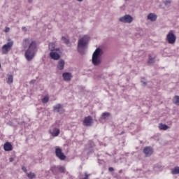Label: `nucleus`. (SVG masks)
<instances>
[{"label": "nucleus", "mask_w": 179, "mask_h": 179, "mask_svg": "<svg viewBox=\"0 0 179 179\" xmlns=\"http://www.w3.org/2000/svg\"><path fill=\"white\" fill-rule=\"evenodd\" d=\"M62 41H64V43L65 44H69V40L66 39V38H65V36H62Z\"/></svg>", "instance_id": "nucleus-28"}, {"label": "nucleus", "mask_w": 179, "mask_h": 179, "mask_svg": "<svg viewBox=\"0 0 179 179\" xmlns=\"http://www.w3.org/2000/svg\"><path fill=\"white\" fill-rule=\"evenodd\" d=\"M22 170L24 171V173H27V169H26V166H22Z\"/></svg>", "instance_id": "nucleus-32"}, {"label": "nucleus", "mask_w": 179, "mask_h": 179, "mask_svg": "<svg viewBox=\"0 0 179 179\" xmlns=\"http://www.w3.org/2000/svg\"><path fill=\"white\" fill-rule=\"evenodd\" d=\"M8 42L6 44H4L1 48L2 54L3 55L8 54L13 47V41L8 39Z\"/></svg>", "instance_id": "nucleus-3"}, {"label": "nucleus", "mask_w": 179, "mask_h": 179, "mask_svg": "<svg viewBox=\"0 0 179 179\" xmlns=\"http://www.w3.org/2000/svg\"><path fill=\"white\" fill-rule=\"evenodd\" d=\"M55 155L56 157L59 159V160H65L66 159V156L62 152V149L57 148L55 149Z\"/></svg>", "instance_id": "nucleus-6"}, {"label": "nucleus", "mask_w": 179, "mask_h": 179, "mask_svg": "<svg viewBox=\"0 0 179 179\" xmlns=\"http://www.w3.org/2000/svg\"><path fill=\"white\" fill-rule=\"evenodd\" d=\"M89 36L85 35L83 36V38H81L80 39H79L78 41V48H82L83 47H85V45H87V43H89Z\"/></svg>", "instance_id": "nucleus-5"}, {"label": "nucleus", "mask_w": 179, "mask_h": 179, "mask_svg": "<svg viewBox=\"0 0 179 179\" xmlns=\"http://www.w3.org/2000/svg\"><path fill=\"white\" fill-rule=\"evenodd\" d=\"M125 134V131H122L121 134H119V135H124Z\"/></svg>", "instance_id": "nucleus-34"}, {"label": "nucleus", "mask_w": 179, "mask_h": 179, "mask_svg": "<svg viewBox=\"0 0 179 179\" xmlns=\"http://www.w3.org/2000/svg\"><path fill=\"white\" fill-rule=\"evenodd\" d=\"M0 68H1V64H0Z\"/></svg>", "instance_id": "nucleus-38"}, {"label": "nucleus", "mask_w": 179, "mask_h": 179, "mask_svg": "<svg viewBox=\"0 0 179 179\" xmlns=\"http://www.w3.org/2000/svg\"><path fill=\"white\" fill-rule=\"evenodd\" d=\"M27 176L28 178H30V179L36 178V174L34 173L31 172L29 173H27Z\"/></svg>", "instance_id": "nucleus-26"}, {"label": "nucleus", "mask_w": 179, "mask_h": 179, "mask_svg": "<svg viewBox=\"0 0 179 179\" xmlns=\"http://www.w3.org/2000/svg\"><path fill=\"white\" fill-rule=\"evenodd\" d=\"M7 83L8 85H12L13 83V76L8 75Z\"/></svg>", "instance_id": "nucleus-19"}, {"label": "nucleus", "mask_w": 179, "mask_h": 179, "mask_svg": "<svg viewBox=\"0 0 179 179\" xmlns=\"http://www.w3.org/2000/svg\"><path fill=\"white\" fill-rule=\"evenodd\" d=\"M108 115H110V114H109L108 113H103L102 114V118H103V120H106V117H108Z\"/></svg>", "instance_id": "nucleus-29"}, {"label": "nucleus", "mask_w": 179, "mask_h": 179, "mask_svg": "<svg viewBox=\"0 0 179 179\" xmlns=\"http://www.w3.org/2000/svg\"><path fill=\"white\" fill-rule=\"evenodd\" d=\"M159 128L162 131H167V129H169V126L163 123H160L159 125Z\"/></svg>", "instance_id": "nucleus-18"}, {"label": "nucleus", "mask_w": 179, "mask_h": 179, "mask_svg": "<svg viewBox=\"0 0 179 179\" xmlns=\"http://www.w3.org/2000/svg\"><path fill=\"white\" fill-rule=\"evenodd\" d=\"M108 170H109V171H114V168H113V167H109V169H108Z\"/></svg>", "instance_id": "nucleus-33"}, {"label": "nucleus", "mask_w": 179, "mask_h": 179, "mask_svg": "<svg viewBox=\"0 0 179 179\" xmlns=\"http://www.w3.org/2000/svg\"><path fill=\"white\" fill-rule=\"evenodd\" d=\"M13 147H12V144L9 142H6L4 143L3 145V150H5V152H10V150H12Z\"/></svg>", "instance_id": "nucleus-13"}, {"label": "nucleus", "mask_w": 179, "mask_h": 179, "mask_svg": "<svg viewBox=\"0 0 179 179\" xmlns=\"http://www.w3.org/2000/svg\"><path fill=\"white\" fill-rule=\"evenodd\" d=\"M120 22H122V23H132V21L134 20V18L132 16L129 15H126L123 17H121L119 19Z\"/></svg>", "instance_id": "nucleus-7"}, {"label": "nucleus", "mask_w": 179, "mask_h": 179, "mask_svg": "<svg viewBox=\"0 0 179 179\" xmlns=\"http://www.w3.org/2000/svg\"><path fill=\"white\" fill-rule=\"evenodd\" d=\"M171 3V0H166V1H164L165 5H170Z\"/></svg>", "instance_id": "nucleus-30"}, {"label": "nucleus", "mask_w": 179, "mask_h": 179, "mask_svg": "<svg viewBox=\"0 0 179 179\" xmlns=\"http://www.w3.org/2000/svg\"><path fill=\"white\" fill-rule=\"evenodd\" d=\"M59 129L58 128H54L53 131L52 130H49V133L52 136L57 137L58 135H59Z\"/></svg>", "instance_id": "nucleus-14"}, {"label": "nucleus", "mask_w": 179, "mask_h": 179, "mask_svg": "<svg viewBox=\"0 0 179 179\" xmlns=\"http://www.w3.org/2000/svg\"><path fill=\"white\" fill-rule=\"evenodd\" d=\"M143 153L145 155L146 157H149V156L153 155V148L151 147H145L143 149Z\"/></svg>", "instance_id": "nucleus-9"}, {"label": "nucleus", "mask_w": 179, "mask_h": 179, "mask_svg": "<svg viewBox=\"0 0 179 179\" xmlns=\"http://www.w3.org/2000/svg\"><path fill=\"white\" fill-rule=\"evenodd\" d=\"M49 50L51 51H55V43H49Z\"/></svg>", "instance_id": "nucleus-21"}, {"label": "nucleus", "mask_w": 179, "mask_h": 179, "mask_svg": "<svg viewBox=\"0 0 179 179\" xmlns=\"http://www.w3.org/2000/svg\"><path fill=\"white\" fill-rule=\"evenodd\" d=\"M10 28L6 27L4 31H5V33H8V31H10Z\"/></svg>", "instance_id": "nucleus-31"}, {"label": "nucleus", "mask_w": 179, "mask_h": 179, "mask_svg": "<svg viewBox=\"0 0 179 179\" xmlns=\"http://www.w3.org/2000/svg\"><path fill=\"white\" fill-rule=\"evenodd\" d=\"M78 2H82L83 0H77Z\"/></svg>", "instance_id": "nucleus-37"}, {"label": "nucleus", "mask_w": 179, "mask_h": 179, "mask_svg": "<svg viewBox=\"0 0 179 179\" xmlns=\"http://www.w3.org/2000/svg\"><path fill=\"white\" fill-rule=\"evenodd\" d=\"M57 170H59V173H64L66 169L65 168V166H57Z\"/></svg>", "instance_id": "nucleus-20"}, {"label": "nucleus", "mask_w": 179, "mask_h": 179, "mask_svg": "<svg viewBox=\"0 0 179 179\" xmlns=\"http://www.w3.org/2000/svg\"><path fill=\"white\" fill-rule=\"evenodd\" d=\"M31 43H30V39L29 38H25L22 41V47L24 48H27V47H29V45H30Z\"/></svg>", "instance_id": "nucleus-16"}, {"label": "nucleus", "mask_w": 179, "mask_h": 179, "mask_svg": "<svg viewBox=\"0 0 179 179\" xmlns=\"http://www.w3.org/2000/svg\"><path fill=\"white\" fill-rule=\"evenodd\" d=\"M93 124V118L92 116H87L84 118L83 125L85 127H90Z\"/></svg>", "instance_id": "nucleus-8"}, {"label": "nucleus", "mask_w": 179, "mask_h": 179, "mask_svg": "<svg viewBox=\"0 0 179 179\" xmlns=\"http://www.w3.org/2000/svg\"><path fill=\"white\" fill-rule=\"evenodd\" d=\"M50 57L52 58V59H55V61L61 58V56H59V54H58L57 52H51L50 53Z\"/></svg>", "instance_id": "nucleus-12"}, {"label": "nucleus", "mask_w": 179, "mask_h": 179, "mask_svg": "<svg viewBox=\"0 0 179 179\" xmlns=\"http://www.w3.org/2000/svg\"><path fill=\"white\" fill-rule=\"evenodd\" d=\"M64 66H65V62L64 60L59 61L57 64L58 69H59L60 71H62Z\"/></svg>", "instance_id": "nucleus-17"}, {"label": "nucleus", "mask_w": 179, "mask_h": 179, "mask_svg": "<svg viewBox=\"0 0 179 179\" xmlns=\"http://www.w3.org/2000/svg\"><path fill=\"white\" fill-rule=\"evenodd\" d=\"M57 169H58V166H54L50 168V171H52V173L55 175L57 173Z\"/></svg>", "instance_id": "nucleus-23"}, {"label": "nucleus", "mask_w": 179, "mask_h": 179, "mask_svg": "<svg viewBox=\"0 0 179 179\" xmlns=\"http://www.w3.org/2000/svg\"><path fill=\"white\" fill-rule=\"evenodd\" d=\"M119 173H120V174H121V173H122V170H120Z\"/></svg>", "instance_id": "nucleus-35"}, {"label": "nucleus", "mask_w": 179, "mask_h": 179, "mask_svg": "<svg viewBox=\"0 0 179 179\" xmlns=\"http://www.w3.org/2000/svg\"><path fill=\"white\" fill-rule=\"evenodd\" d=\"M22 29L23 30H25V29H26V27H23Z\"/></svg>", "instance_id": "nucleus-36"}, {"label": "nucleus", "mask_w": 179, "mask_h": 179, "mask_svg": "<svg viewBox=\"0 0 179 179\" xmlns=\"http://www.w3.org/2000/svg\"><path fill=\"white\" fill-rule=\"evenodd\" d=\"M63 78L66 82H69L72 79V74L71 73H64Z\"/></svg>", "instance_id": "nucleus-15"}, {"label": "nucleus", "mask_w": 179, "mask_h": 179, "mask_svg": "<svg viewBox=\"0 0 179 179\" xmlns=\"http://www.w3.org/2000/svg\"><path fill=\"white\" fill-rule=\"evenodd\" d=\"M155 57H152V56L149 55L148 57V64L151 65V64H155Z\"/></svg>", "instance_id": "nucleus-24"}, {"label": "nucleus", "mask_w": 179, "mask_h": 179, "mask_svg": "<svg viewBox=\"0 0 179 179\" xmlns=\"http://www.w3.org/2000/svg\"><path fill=\"white\" fill-rule=\"evenodd\" d=\"M50 96L48 95H46L45 97L42 99V103L43 104H47V102L49 101Z\"/></svg>", "instance_id": "nucleus-22"}, {"label": "nucleus", "mask_w": 179, "mask_h": 179, "mask_svg": "<svg viewBox=\"0 0 179 179\" xmlns=\"http://www.w3.org/2000/svg\"><path fill=\"white\" fill-rule=\"evenodd\" d=\"M147 19L148 20H150V22H156V20H157V15L153 13H150L148 15Z\"/></svg>", "instance_id": "nucleus-11"}, {"label": "nucleus", "mask_w": 179, "mask_h": 179, "mask_svg": "<svg viewBox=\"0 0 179 179\" xmlns=\"http://www.w3.org/2000/svg\"><path fill=\"white\" fill-rule=\"evenodd\" d=\"M37 52V43L33 41L29 44L28 49L25 51L24 57L27 61H31Z\"/></svg>", "instance_id": "nucleus-1"}, {"label": "nucleus", "mask_w": 179, "mask_h": 179, "mask_svg": "<svg viewBox=\"0 0 179 179\" xmlns=\"http://www.w3.org/2000/svg\"><path fill=\"white\" fill-rule=\"evenodd\" d=\"M101 50L100 48L96 49L92 55V64L93 65L97 66L100 64V52Z\"/></svg>", "instance_id": "nucleus-2"}, {"label": "nucleus", "mask_w": 179, "mask_h": 179, "mask_svg": "<svg viewBox=\"0 0 179 179\" xmlns=\"http://www.w3.org/2000/svg\"><path fill=\"white\" fill-rule=\"evenodd\" d=\"M172 174H179V167L177 166L174 169H172Z\"/></svg>", "instance_id": "nucleus-27"}, {"label": "nucleus", "mask_w": 179, "mask_h": 179, "mask_svg": "<svg viewBox=\"0 0 179 179\" xmlns=\"http://www.w3.org/2000/svg\"><path fill=\"white\" fill-rule=\"evenodd\" d=\"M54 110L57 111V113H59V114H64L65 113V110L62 108V106L61 104H57L53 107Z\"/></svg>", "instance_id": "nucleus-10"}, {"label": "nucleus", "mask_w": 179, "mask_h": 179, "mask_svg": "<svg viewBox=\"0 0 179 179\" xmlns=\"http://www.w3.org/2000/svg\"><path fill=\"white\" fill-rule=\"evenodd\" d=\"M166 40L169 44H174L176 43V41L177 40V37L174 34V31L171 30L169 31V33L166 35Z\"/></svg>", "instance_id": "nucleus-4"}, {"label": "nucleus", "mask_w": 179, "mask_h": 179, "mask_svg": "<svg viewBox=\"0 0 179 179\" xmlns=\"http://www.w3.org/2000/svg\"><path fill=\"white\" fill-rule=\"evenodd\" d=\"M173 102L174 103V104L179 106V96H176L173 99Z\"/></svg>", "instance_id": "nucleus-25"}]
</instances>
